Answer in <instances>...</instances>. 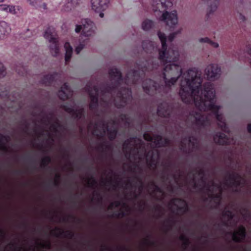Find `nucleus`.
Instances as JSON below:
<instances>
[{
  "mask_svg": "<svg viewBox=\"0 0 251 251\" xmlns=\"http://www.w3.org/2000/svg\"><path fill=\"white\" fill-rule=\"evenodd\" d=\"M159 20L166 23V25L170 27H173L177 23L176 11L174 10L171 13L165 11L162 13Z\"/></svg>",
  "mask_w": 251,
  "mask_h": 251,
  "instance_id": "9",
  "label": "nucleus"
},
{
  "mask_svg": "<svg viewBox=\"0 0 251 251\" xmlns=\"http://www.w3.org/2000/svg\"><path fill=\"white\" fill-rule=\"evenodd\" d=\"M173 164L171 161H168L165 163L164 164V166L165 167V170L167 171H169L172 167L173 166Z\"/></svg>",
  "mask_w": 251,
  "mask_h": 251,
  "instance_id": "55",
  "label": "nucleus"
},
{
  "mask_svg": "<svg viewBox=\"0 0 251 251\" xmlns=\"http://www.w3.org/2000/svg\"><path fill=\"white\" fill-rule=\"evenodd\" d=\"M119 118L122 122H124L126 124L129 123V118L126 114H121L119 115Z\"/></svg>",
  "mask_w": 251,
  "mask_h": 251,
  "instance_id": "49",
  "label": "nucleus"
},
{
  "mask_svg": "<svg viewBox=\"0 0 251 251\" xmlns=\"http://www.w3.org/2000/svg\"><path fill=\"white\" fill-rule=\"evenodd\" d=\"M232 234V240L236 243L242 242L246 237L247 232L246 229L244 226H240L238 228V231L230 232Z\"/></svg>",
  "mask_w": 251,
  "mask_h": 251,
  "instance_id": "15",
  "label": "nucleus"
},
{
  "mask_svg": "<svg viewBox=\"0 0 251 251\" xmlns=\"http://www.w3.org/2000/svg\"><path fill=\"white\" fill-rule=\"evenodd\" d=\"M200 42H203V43H207L213 47L214 48H218L219 47V45L217 43L213 42L212 41L210 40L208 38L205 37V38H201L200 39Z\"/></svg>",
  "mask_w": 251,
  "mask_h": 251,
  "instance_id": "39",
  "label": "nucleus"
},
{
  "mask_svg": "<svg viewBox=\"0 0 251 251\" xmlns=\"http://www.w3.org/2000/svg\"><path fill=\"white\" fill-rule=\"evenodd\" d=\"M0 10L6 11L13 15H16L20 13L22 11V8L19 5L0 4Z\"/></svg>",
  "mask_w": 251,
  "mask_h": 251,
  "instance_id": "17",
  "label": "nucleus"
},
{
  "mask_svg": "<svg viewBox=\"0 0 251 251\" xmlns=\"http://www.w3.org/2000/svg\"><path fill=\"white\" fill-rule=\"evenodd\" d=\"M51 233H53V235L56 237L63 236L64 237L72 239L75 236V233L74 232L71 230L64 231L59 227H55L54 229L51 231Z\"/></svg>",
  "mask_w": 251,
  "mask_h": 251,
  "instance_id": "18",
  "label": "nucleus"
},
{
  "mask_svg": "<svg viewBox=\"0 0 251 251\" xmlns=\"http://www.w3.org/2000/svg\"><path fill=\"white\" fill-rule=\"evenodd\" d=\"M51 159L50 156H45L42 159L41 164L40 166L41 168L44 169H46L48 168H49V164L51 162Z\"/></svg>",
  "mask_w": 251,
  "mask_h": 251,
  "instance_id": "35",
  "label": "nucleus"
},
{
  "mask_svg": "<svg viewBox=\"0 0 251 251\" xmlns=\"http://www.w3.org/2000/svg\"><path fill=\"white\" fill-rule=\"evenodd\" d=\"M190 243L191 242L189 239H188L187 240L183 241L182 245L184 249H186L187 247L190 245Z\"/></svg>",
  "mask_w": 251,
  "mask_h": 251,
  "instance_id": "58",
  "label": "nucleus"
},
{
  "mask_svg": "<svg viewBox=\"0 0 251 251\" xmlns=\"http://www.w3.org/2000/svg\"><path fill=\"white\" fill-rule=\"evenodd\" d=\"M246 51L248 55L251 57V45L248 44L246 46Z\"/></svg>",
  "mask_w": 251,
  "mask_h": 251,
  "instance_id": "62",
  "label": "nucleus"
},
{
  "mask_svg": "<svg viewBox=\"0 0 251 251\" xmlns=\"http://www.w3.org/2000/svg\"><path fill=\"white\" fill-rule=\"evenodd\" d=\"M197 174L200 176H205V171L203 169H200L197 172Z\"/></svg>",
  "mask_w": 251,
  "mask_h": 251,
  "instance_id": "63",
  "label": "nucleus"
},
{
  "mask_svg": "<svg viewBox=\"0 0 251 251\" xmlns=\"http://www.w3.org/2000/svg\"><path fill=\"white\" fill-rule=\"evenodd\" d=\"M135 69L131 70L126 74L125 79V83L127 85H135L142 81L145 72L149 71L154 67H151L147 61H138L136 63Z\"/></svg>",
  "mask_w": 251,
  "mask_h": 251,
  "instance_id": "4",
  "label": "nucleus"
},
{
  "mask_svg": "<svg viewBox=\"0 0 251 251\" xmlns=\"http://www.w3.org/2000/svg\"><path fill=\"white\" fill-rule=\"evenodd\" d=\"M61 108L68 113L71 114L74 119L79 120L84 118V109L83 108L75 109L72 106H69L68 104L62 105Z\"/></svg>",
  "mask_w": 251,
  "mask_h": 251,
  "instance_id": "12",
  "label": "nucleus"
},
{
  "mask_svg": "<svg viewBox=\"0 0 251 251\" xmlns=\"http://www.w3.org/2000/svg\"><path fill=\"white\" fill-rule=\"evenodd\" d=\"M222 215L223 217H227L229 220H231L234 217L232 211L229 210L224 211Z\"/></svg>",
  "mask_w": 251,
  "mask_h": 251,
  "instance_id": "46",
  "label": "nucleus"
},
{
  "mask_svg": "<svg viewBox=\"0 0 251 251\" xmlns=\"http://www.w3.org/2000/svg\"><path fill=\"white\" fill-rule=\"evenodd\" d=\"M243 210L245 212L243 215L245 217H250L251 214L249 212L247 208H245L243 209Z\"/></svg>",
  "mask_w": 251,
  "mask_h": 251,
  "instance_id": "61",
  "label": "nucleus"
},
{
  "mask_svg": "<svg viewBox=\"0 0 251 251\" xmlns=\"http://www.w3.org/2000/svg\"><path fill=\"white\" fill-rule=\"evenodd\" d=\"M204 2L208 5L207 15L209 16L213 12L216 11L217 8L219 0H202Z\"/></svg>",
  "mask_w": 251,
  "mask_h": 251,
  "instance_id": "25",
  "label": "nucleus"
},
{
  "mask_svg": "<svg viewBox=\"0 0 251 251\" xmlns=\"http://www.w3.org/2000/svg\"><path fill=\"white\" fill-rule=\"evenodd\" d=\"M87 38L85 39L83 42L80 43L79 45L75 48V52L76 54H79L80 52L84 48L85 45V42L87 40Z\"/></svg>",
  "mask_w": 251,
  "mask_h": 251,
  "instance_id": "41",
  "label": "nucleus"
},
{
  "mask_svg": "<svg viewBox=\"0 0 251 251\" xmlns=\"http://www.w3.org/2000/svg\"><path fill=\"white\" fill-rule=\"evenodd\" d=\"M72 95V94H70L67 92L63 90H59L58 92V96L59 98L62 100H65L68 99L69 97Z\"/></svg>",
  "mask_w": 251,
  "mask_h": 251,
  "instance_id": "37",
  "label": "nucleus"
},
{
  "mask_svg": "<svg viewBox=\"0 0 251 251\" xmlns=\"http://www.w3.org/2000/svg\"><path fill=\"white\" fill-rule=\"evenodd\" d=\"M23 125L25 126L24 128L23 129V131L25 133H26L29 128V124L26 121H24L23 123Z\"/></svg>",
  "mask_w": 251,
  "mask_h": 251,
  "instance_id": "57",
  "label": "nucleus"
},
{
  "mask_svg": "<svg viewBox=\"0 0 251 251\" xmlns=\"http://www.w3.org/2000/svg\"><path fill=\"white\" fill-rule=\"evenodd\" d=\"M28 3L32 6L39 9H47V4L42 2V0H27Z\"/></svg>",
  "mask_w": 251,
  "mask_h": 251,
  "instance_id": "27",
  "label": "nucleus"
},
{
  "mask_svg": "<svg viewBox=\"0 0 251 251\" xmlns=\"http://www.w3.org/2000/svg\"><path fill=\"white\" fill-rule=\"evenodd\" d=\"M154 11L163 12L166 11L169 6L172 5V3L166 0H149Z\"/></svg>",
  "mask_w": 251,
  "mask_h": 251,
  "instance_id": "13",
  "label": "nucleus"
},
{
  "mask_svg": "<svg viewBox=\"0 0 251 251\" xmlns=\"http://www.w3.org/2000/svg\"><path fill=\"white\" fill-rule=\"evenodd\" d=\"M11 29L7 23L4 21H0V39H2L7 35Z\"/></svg>",
  "mask_w": 251,
  "mask_h": 251,
  "instance_id": "23",
  "label": "nucleus"
},
{
  "mask_svg": "<svg viewBox=\"0 0 251 251\" xmlns=\"http://www.w3.org/2000/svg\"><path fill=\"white\" fill-rule=\"evenodd\" d=\"M87 180L89 187H92L93 186H96L97 184V181L93 176H92L91 178H88Z\"/></svg>",
  "mask_w": 251,
  "mask_h": 251,
  "instance_id": "44",
  "label": "nucleus"
},
{
  "mask_svg": "<svg viewBox=\"0 0 251 251\" xmlns=\"http://www.w3.org/2000/svg\"><path fill=\"white\" fill-rule=\"evenodd\" d=\"M157 35L162 44V49L159 50L158 58L164 66L161 77L165 86L170 89L183 74L180 65L175 63L178 60L179 54L177 50L171 48L167 50V37L164 33L159 31Z\"/></svg>",
  "mask_w": 251,
  "mask_h": 251,
  "instance_id": "3",
  "label": "nucleus"
},
{
  "mask_svg": "<svg viewBox=\"0 0 251 251\" xmlns=\"http://www.w3.org/2000/svg\"><path fill=\"white\" fill-rule=\"evenodd\" d=\"M205 72L208 79L214 80L219 77L221 69L218 67L217 64H212L207 67Z\"/></svg>",
  "mask_w": 251,
  "mask_h": 251,
  "instance_id": "14",
  "label": "nucleus"
},
{
  "mask_svg": "<svg viewBox=\"0 0 251 251\" xmlns=\"http://www.w3.org/2000/svg\"><path fill=\"white\" fill-rule=\"evenodd\" d=\"M154 26V23L152 21L147 19L145 20L142 25L144 30L148 31Z\"/></svg>",
  "mask_w": 251,
  "mask_h": 251,
  "instance_id": "34",
  "label": "nucleus"
},
{
  "mask_svg": "<svg viewBox=\"0 0 251 251\" xmlns=\"http://www.w3.org/2000/svg\"><path fill=\"white\" fill-rule=\"evenodd\" d=\"M44 37L50 43V49L52 56H56L59 52V44L57 39L51 32L50 28H48L45 32Z\"/></svg>",
  "mask_w": 251,
  "mask_h": 251,
  "instance_id": "6",
  "label": "nucleus"
},
{
  "mask_svg": "<svg viewBox=\"0 0 251 251\" xmlns=\"http://www.w3.org/2000/svg\"><path fill=\"white\" fill-rule=\"evenodd\" d=\"M96 27L94 23L89 19H84L81 21V25H75V31L79 33L82 31L81 38L93 36L95 34Z\"/></svg>",
  "mask_w": 251,
  "mask_h": 251,
  "instance_id": "5",
  "label": "nucleus"
},
{
  "mask_svg": "<svg viewBox=\"0 0 251 251\" xmlns=\"http://www.w3.org/2000/svg\"><path fill=\"white\" fill-rule=\"evenodd\" d=\"M200 180L201 181V182L204 184V187L200 189L201 191H202L203 188H205L207 191H211L209 185L208 184H206V179L204 177V176H201Z\"/></svg>",
  "mask_w": 251,
  "mask_h": 251,
  "instance_id": "47",
  "label": "nucleus"
},
{
  "mask_svg": "<svg viewBox=\"0 0 251 251\" xmlns=\"http://www.w3.org/2000/svg\"><path fill=\"white\" fill-rule=\"evenodd\" d=\"M190 115L194 119L193 124L199 128H205L210 126V121L208 117L199 112H192Z\"/></svg>",
  "mask_w": 251,
  "mask_h": 251,
  "instance_id": "7",
  "label": "nucleus"
},
{
  "mask_svg": "<svg viewBox=\"0 0 251 251\" xmlns=\"http://www.w3.org/2000/svg\"><path fill=\"white\" fill-rule=\"evenodd\" d=\"M5 75V68L3 64L0 62V78L3 77Z\"/></svg>",
  "mask_w": 251,
  "mask_h": 251,
  "instance_id": "50",
  "label": "nucleus"
},
{
  "mask_svg": "<svg viewBox=\"0 0 251 251\" xmlns=\"http://www.w3.org/2000/svg\"><path fill=\"white\" fill-rule=\"evenodd\" d=\"M151 185L154 187V192H159V193H162L163 191L162 189L159 187L157 185L155 184V183L154 181H151Z\"/></svg>",
  "mask_w": 251,
  "mask_h": 251,
  "instance_id": "51",
  "label": "nucleus"
},
{
  "mask_svg": "<svg viewBox=\"0 0 251 251\" xmlns=\"http://www.w3.org/2000/svg\"><path fill=\"white\" fill-rule=\"evenodd\" d=\"M37 244L42 248L50 249L51 248V243L50 241H48L45 243L37 242Z\"/></svg>",
  "mask_w": 251,
  "mask_h": 251,
  "instance_id": "45",
  "label": "nucleus"
},
{
  "mask_svg": "<svg viewBox=\"0 0 251 251\" xmlns=\"http://www.w3.org/2000/svg\"><path fill=\"white\" fill-rule=\"evenodd\" d=\"M142 46L143 50L147 53L151 52L154 49L152 43L150 41L143 42Z\"/></svg>",
  "mask_w": 251,
  "mask_h": 251,
  "instance_id": "33",
  "label": "nucleus"
},
{
  "mask_svg": "<svg viewBox=\"0 0 251 251\" xmlns=\"http://www.w3.org/2000/svg\"><path fill=\"white\" fill-rule=\"evenodd\" d=\"M142 87L147 94L152 95L157 92H160L162 86L151 79H146L143 81Z\"/></svg>",
  "mask_w": 251,
  "mask_h": 251,
  "instance_id": "8",
  "label": "nucleus"
},
{
  "mask_svg": "<svg viewBox=\"0 0 251 251\" xmlns=\"http://www.w3.org/2000/svg\"><path fill=\"white\" fill-rule=\"evenodd\" d=\"M101 122L102 124V125L105 126L106 128V130L107 131V135L108 139L110 141L114 140L118 134V130L117 128H109L107 124H105L103 121H101Z\"/></svg>",
  "mask_w": 251,
  "mask_h": 251,
  "instance_id": "22",
  "label": "nucleus"
},
{
  "mask_svg": "<svg viewBox=\"0 0 251 251\" xmlns=\"http://www.w3.org/2000/svg\"><path fill=\"white\" fill-rule=\"evenodd\" d=\"M110 0H91L92 9L96 12H99V16L101 18L104 17L103 11L105 10L109 3Z\"/></svg>",
  "mask_w": 251,
  "mask_h": 251,
  "instance_id": "10",
  "label": "nucleus"
},
{
  "mask_svg": "<svg viewBox=\"0 0 251 251\" xmlns=\"http://www.w3.org/2000/svg\"><path fill=\"white\" fill-rule=\"evenodd\" d=\"M78 4V0H67V2L65 4L63 10L66 11L72 10Z\"/></svg>",
  "mask_w": 251,
  "mask_h": 251,
  "instance_id": "30",
  "label": "nucleus"
},
{
  "mask_svg": "<svg viewBox=\"0 0 251 251\" xmlns=\"http://www.w3.org/2000/svg\"><path fill=\"white\" fill-rule=\"evenodd\" d=\"M59 75H60L57 72L45 75L41 79V82L42 84H44L46 86H50L54 81L55 79L58 77Z\"/></svg>",
  "mask_w": 251,
  "mask_h": 251,
  "instance_id": "20",
  "label": "nucleus"
},
{
  "mask_svg": "<svg viewBox=\"0 0 251 251\" xmlns=\"http://www.w3.org/2000/svg\"><path fill=\"white\" fill-rule=\"evenodd\" d=\"M176 202L184 204V205L182 206H177L178 210L180 211H183L184 213H185L189 210L188 204L184 199L181 198H176L173 199L171 201V202L173 203L174 205H176L175 203Z\"/></svg>",
  "mask_w": 251,
  "mask_h": 251,
  "instance_id": "21",
  "label": "nucleus"
},
{
  "mask_svg": "<svg viewBox=\"0 0 251 251\" xmlns=\"http://www.w3.org/2000/svg\"><path fill=\"white\" fill-rule=\"evenodd\" d=\"M126 215V213L125 211H121L120 212H117L113 214L111 217L116 218H123Z\"/></svg>",
  "mask_w": 251,
  "mask_h": 251,
  "instance_id": "48",
  "label": "nucleus"
},
{
  "mask_svg": "<svg viewBox=\"0 0 251 251\" xmlns=\"http://www.w3.org/2000/svg\"><path fill=\"white\" fill-rule=\"evenodd\" d=\"M60 90L65 91L70 94H73V92L71 90V88L67 83H65L62 85Z\"/></svg>",
  "mask_w": 251,
  "mask_h": 251,
  "instance_id": "43",
  "label": "nucleus"
},
{
  "mask_svg": "<svg viewBox=\"0 0 251 251\" xmlns=\"http://www.w3.org/2000/svg\"><path fill=\"white\" fill-rule=\"evenodd\" d=\"M180 32H181L180 30H178L176 32H175L170 34V35L168 36L169 41L170 42H172L174 40V39H175V38L176 37V35L177 34L180 33Z\"/></svg>",
  "mask_w": 251,
  "mask_h": 251,
  "instance_id": "53",
  "label": "nucleus"
},
{
  "mask_svg": "<svg viewBox=\"0 0 251 251\" xmlns=\"http://www.w3.org/2000/svg\"><path fill=\"white\" fill-rule=\"evenodd\" d=\"M241 178L235 179L233 182H230L229 184H228V186H229V187H236V188L240 186L241 185Z\"/></svg>",
  "mask_w": 251,
  "mask_h": 251,
  "instance_id": "42",
  "label": "nucleus"
},
{
  "mask_svg": "<svg viewBox=\"0 0 251 251\" xmlns=\"http://www.w3.org/2000/svg\"><path fill=\"white\" fill-rule=\"evenodd\" d=\"M149 237H150V236H148V238L145 239L144 241L145 244L148 245L155 246L156 245V242L154 241H151L149 239Z\"/></svg>",
  "mask_w": 251,
  "mask_h": 251,
  "instance_id": "54",
  "label": "nucleus"
},
{
  "mask_svg": "<svg viewBox=\"0 0 251 251\" xmlns=\"http://www.w3.org/2000/svg\"><path fill=\"white\" fill-rule=\"evenodd\" d=\"M0 97L4 98H8L9 97V92L2 86H0Z\"/></svg>",
  "mask_w": 251,
  "mask_h": 251,
  "instance_id": "40",
  "label": "nucleus"
},
{
  "mask_svg": "<svg viewBox=\"0 0 251 251\" xmlns=\"http://www.w3.org/2000/svg\"><path fill=\"white\" fill-rule=\"evenodd\" d=\"M184 75H186L185 84L183 85L182 82L179 90L182 101L189 103L192 95L199 97V101L195 100L196 106L201 111H211L219 122L218 125L222 130L227 131L228 127L223 120V116L219 113L220 106L214 103L215 93L212 84L210 82L205 83L202 89V78L200 75H198L195 68L189 69Z\"/></svg>",
  "mask_w": 251,
  "mask_h": 251,
  "instance_id": "1",
  "label": "nucleus"
},
{
  "mask_svg": "<svg viewBox=\"0 0 251 251\" xmlns=\"http://www.w3.org/2000/svg\"><path fill=\"white\" fill-rule=\"evenodd\" d=\"M9 138L8 136L4 135L0 133V150L5 152L8 151L7 147L5 146L3 141L8 142Z\"/></svg>",
  "mask_w": 251,
  "mask_h": 251,
  "instance_id": "31",
  "label": "nucleus"
},
{
  "mask_svg": "<svg viewBox=\"0 0 251 251\" xmlns=\"http://www.w3.org/2000/svg\"><path fill=\"white\" fill-rule=\"evenodd\" d=\"M135 178L138 180V181L140 184V186L139 187V189H140V190H142L144 187V184H143V182L141 178H140V177H137V176H136Z\"/></svg>",
  "mask_w": 251,
  "mask_h": 251,
  "instance_id": "59",
  "label": "nucleus"
},
{
  "mask_svg": "<svg viewBox=\"0 0 251 251\" xmlns=\"http://www.w3.org/2000/svg\"><path fill=\"white\" fill-rule=\"evenodd\" d=\"M173 110V105L166 102H162L158 105L157 113L162 118H170Z\"/></svg>",
  "mask_w": 251,
  "mask_h": 251,
  "instance_id": "11",
  "label": "nucleus"
},
{
  "mask_svg": "<svg viewBox=\"0 0 251 251\" xmlns=\"http://www.w3.org/2000/svg\"><path fill=\"white\" fill-rule=\"evenodd\" d=\"M180 150L183 151H185L186 150V145L183 142H181L180 147Z\"/></svg>",
  "mask_w": 251,
  "mask_h": 251,
  "instance_id": "64",
  "label": "nucleus"
},
{
  "mask_svg": "<svg viewBox=\"0 0 251 251\" xmlns=\"http://www.w3.org/2000/svg\"><path fill=\"white\" fill-rule=\"evenodd\" d=\"M184 140H187L194 149H197L198 145L196 143L197 139L195 137L193 136H190L185 138Z\"/></svg>",
  "mask_w": 251,
  "mask_h": 251,
  "instance_id": "36",
  "label": "nucleus"
},
{
  "mask_svg": "<svg viewBox=\"0 0 251 251\" xmlns=\"http://www.w3.org/2000/svg\"><path fill=\"white\" fill-rule=\"evenodd\" d=\"M154 143L158 147L169 146L171 144L170 140L168 138H163L160 135L154 136Z\"/></svg>",
  "mask_w": 251,
  "mask_h": 251,
  "instance_id": "19",
  "label": "nucleus"
},
{
  "mask_svg": "<svg viewBox=\"0 0 251 251\" xmlns=\"http://www.w3.org/2000/svg\"><path fill=\"white\" fill-rule=\"evenodd\" d=\"M66 50L65 60L66 63L69 62L72 57L73 48L69 42H66L64 44Z\"/></svg>",
  "mask_w": 251,
  "mask_h": 251,
  "instance_id": "29",
  "label": "nucleus"
},
{
  "mask_svg": "<svg viewBox=\"0 0 251 251\" xmlns=\"http://www.w3.org/2000/svg\"><path fill=\"white\" fill-rule=\"evenodd\" d=\"M226 175L228 177L227 179H226V185L228 186L230 182H233L235 179L241 178V176L237 173L232 172L230 173L227 171L226 172Z\"/></svg>",
  "mask_w": 251,
  "mask_h": 251,
  "instance_id": "28",
  "label": "nucleus"
},
{
  "mask_svg": "<svg viewBox=\"0 0 251 251\" xmlns=\"http://www.w3.org/2000/svg\"><path fill=\"white\" fill-rule=\"evenodd\" d=\"M55 179L54 180V185L55 186H58L59 185V179L60 178V175L59 174H56L55 176Z\"/></svg>",
  "mask_w": 251,
  "mask_h": 251,
  "instance_id": "56",
  "label": "nucleus"
},
{
  "mask_svg": "<svg viewBox=\"0 0 251 251\" xmlns=\"http://www.w3.org/2000/svg\"><path fill=\"white\" fill-rule=\"evenodd\" d=\"M52 127L53 128V129H56L57 127H63V126L61 125L58 122H56L55 124L52 125Z\"/></svg>",
  "mask_w": 251,
  "mask_h": 251,
  "instance_id": "60",
  "label": "nucleus"
},
{
  "mask_svg": "<svg viewBox=\"0 0 251 251\" xmlns=\"http://www.w3.org/2000/svg\"><path fill=\"white\" fill-rule=\"evenodd\" d=\"M98 150H101L102 152H105L108 151L112 150V147L110 145H107L105 144V142H104L99 145L97 147Z\"/></svg>",
  "mask_w": 251,
  "mask_h": 251,
  "instance_id": "38",
  "label": "nucleus"
},
{
  "mask_svg": "<svg viewBox=\"0 0 251 251\" xmlns=\"http://www.w3.org/2000/svg\"><path fill=\"white\" fill-rule=\"evenodd\" d=\"M143 138L145 140L149 142L152 141L153 139H154V137L153 138L150 133L147 132L143 134Z\"/></svg>",
  "mask_w": 251,
  "mask_h": 251,
  "instance_id": "52",
  "label": "nucleus"
},
{
  "mask_svg": "<svg viewBox=\"0 0 251 251\" xmlns=\"http://www.w3.org/2000/svg\"><path fill=\"white\" fill-rule=\"evenodd\" d=\"M108 74L113 82L109 83L104 82L100 84V87L94 85L91 87L87 85L86 90L90 98L89 107L92 111L97 110L99 105V92L102 98L101 100L105 104H108L111 99H113L115 106L118 108L125 107L132 100V91L130 88L123 87L118 91L117 99L114 98L113 93H115L124 81L121 72L117 68H112L109 70Z\"/></svg>",
  "mask_w": 251,
  "mask_h": 251,
  "instance_id": "2",
  "label": "nucleus"
},
{
  "mask_svg": "<svg viewBox=\"0 0 251 251\" xmlns=\"http://www.w3.org/2000/svg\"><path fill=\"white\" fill-rule=\"evenodd\" d=\"M213 140L219 145H229L230 144V140L228 136L221 132H218L214 135Z\"/></svg>",
  "mask_w": 251,
  "mask_h": 251,
  "instance_id": "16",
  "label": "nucleus"
},
{
  "mask_svg": "<svg viewBox=\"0 0 251 251\" xmlns=\"http://www.w3.org/2000/svg\"><path fill=\"white\" fill-rule=\"evenodd\" d=\"M135 137H130L126 140L123 144L124 151H126V157H130L132 148L130 147L131 142L135 139Z\"/></svg>",
  "mask_w": 251,
  "mask_h": 251,
  "instance_id": "26",
  "label": "nucleus"
},
{
  "mask_svg": "<svg viewBox=\"0 0 251 251\" xmlns=\"http://www.w3.org/2000/svg\"><path fill=\"white\" fill-rule=\"evenodd\" d=\"M211 193L208 195L209 198L213 200L214 202L219 205L220 204L222 200V190L220 189V192L218 194H213L212 191H209Z\"/></svg>",
  "mask_w": 251,
  "mask_h": 251,
  "instance_id": "32",
  "label": "nucleus"
},
{
  "mask_svg": "<svg viewBox=\"0 0 251 251\" xmlns=\"http://www.w3.org/2000/svg\"><path fill=\"white\" fill-rule=\"evenodd\" d=\"M155 152L153 151H150L146 154L147 162L150 168H155L156 162L154 158Z\"/></svg>",
  "mask_w": 251,
  "mask_h": 251,
  "instance_id": "24",
  "label": "nucleus"
}]
</instances>
